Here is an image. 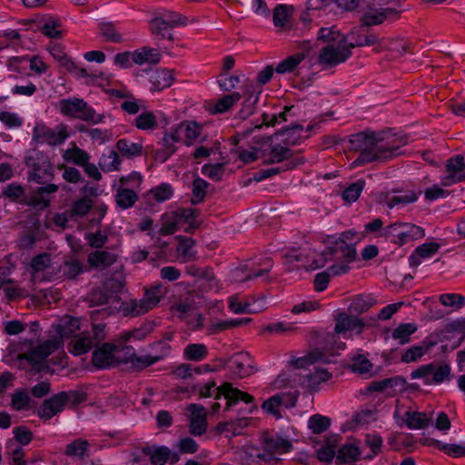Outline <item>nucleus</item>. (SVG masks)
I'll return each mask as SVG.
<instances>
[{
  "label": "nucleus",
  "mask_w": 465,
  "mask_h": 465,
  "mask_svg": "<svg viewBox=\"0 0 465 465\" xmlns=\"http://www.w3.org/2000/svg\"><path fill=\"white\" fill-rule=\"evenodd\" d=\"M55 331L61 341H46L39 344L25 356L26 360L38 370L47 368L54 371V369H51L45 361L62 345L64 339L73 338L70 351L74 355L87 352L92 346L93 341L87 334L86 322L84 323L78 318L63 317L56 326Z\"/></svg>",
  "instance_id": "nucleus-1"
},
{
  "label": "nucleus",
  "mask_w": 465,
  "mask_h": 465,
  "mask_svg": "<svg viewBox=\"0 0 465 465\" xmlns=\"http://www.w3.org/2000/svg\"><path fill=\"white\" fill-rule=\"evenodd\" d=\"M330 361L324 353L314 350L302 357L292 360L289 373L280 375L276 384L279 387L300 386L310 391H317L332 377L328 369L321 368L318 364Z\"/></svg>",
  "instance_id": "nucleus-2"
},
{
  "label": "nucleus",
  "mask_w": 465,
  "mask_h": 465,
  "mask_svg": "<svg viewBox=\"0 0 465 465\" xmlns=\"http://www.w3.org/2000/svg\"><path fill=\"white\" fill-rule=\"evenodd\" d=\"M316 42L325 45L320 54V62L327 65L343 63L350 57L353 48L352 42H349L348 37L334 27L322 28Z\"/></svg>",
  "instance_id": "nucleus-3"
},
{
  "label": "nucleus",
  "mask_w": 465,
  "mask_h": 465,
  "mask_svg": "<svg viewBox=\"0 0 465 465\" xmlns=\"http://www.w3.org/2000/svg\"><path fill=\"white\" fill-rule=\"evenodd\" d=\"M361 235L352 231L344 232L328 235L324 242L331 252H344L345 261L338 262L329 267L328 271L331 275L338 276L346 273L350 270L349 263L355 257V250L353 245L361 241Z\"/></svg>",
  "instance_id": "nucleus-4"
},
{
  "label": "nucleus",
  "mask_w": 465,
  "mask_h": 465,
  "mask_svg": "<svg viewBox=\"0 0 465 465\" xmlns=\"http://www.w3.org/2000/svg\"><path fill=\"white\" fill-rule=\"evenodd\" d=\"M131 348H116L112 344H104L97 348L93 353V363L100 369H106L122 362H128L133 360L134 354Z\"/></svg>",
  "instance_id": "nucleus-5"
},
{
  "label": "nucleus",
  "mask_w": 465,
  "mask_h": 465,
  "mask_svg": "<svg viewBox=\"0 0 465 465\" xmlns=\"http://www.w3.org/2000/svg\"><path fill=\"white\" fill-rule=\"evenodd\" d=\"M200 133L201 126L197 123H182L164 134L163 143L171 154L175 151V143H183L190 145L199 137Z\"/></svg>",
  "instance_id": "nucleus-6"
},
{
  "label": "nucleus",
  "mask_w": 465,
  "mask_h": 465,
  "mask_svg": "<svg viewBox=\"0 0 465 465\" xmlns=\"http://www.w3.org/2000/svg\"><path fill=\"white\" fill-rule=\"evenodd\" d=\"M401 12V5L395 0H375L363 13L362 22L366 25H380Z\"/></svg>",
  "instance_id": "nucleus-7"
},
{
  "label": "nucleus",
  "mask_w": 465,
  "mask_h": 465,
  "mask_svg": "<svg viewBox=\"0 0 465 465\" xmlns=\"http://www.w3.org/2000/svg\"><path fill=\"white\" fill-rule=\"evenodd\" d=\"M295 436L296 433L292 428L284 432L265 437L262 450L264 460L270 461L276 459L277 455L289 453L292 450V441Z\"/></svg>",
  "instance_id": "nucleus-8"
},
{
  "label": "nucleus",
  "mask_w": 465,
  "mask_h": 465,
  "mask_svg": "<svg viewBox=\"0 0 465 465\" xmlns=\"http://www.w3.org/2000/svg\"><path fill=\"white\" fill-rule=\"evenodd\" d=\"M196 226L195 211L193 209H181L163 217L161 232L172 234L178 230L187 231Z\"/></svg>",
  "instance_id": "nucleus-9"
},
{
  "label": "nucleus",
  "mask_w": 465,
  "mask_h": 465,
  "mask_svg": "<svg viewBox=\"0 0 465 465\" xmlns=\"http://www.w3.org/2000/svg\"><path fill=\"white\" fill-rule=\"evenodd\" d=\"M213 392H217L218 397L223 396L228 405L235 404L239 401H243L247 404L252 403V397L236 388H233L230 383H223L220 387H216L214 382H208L202 386L199 390V393L202 397L208 398L213 395Z\"/></svg>",
  "instance_id": "nucleus-10"
},
{
  "label": "nucleus",
  "mask_w": 465,
  "mask_h": 465,
  "mask_svg": "<svg viewBox=\"0 0 465 465\" xmlns=\"http://www.w3.org/2000/svg\"><path fill=\"white\" fill-rule=\"evenodd\" d=\"M384 235L391 242L402 245L425 236L423 228L413 223H394L384 229Z\"/></svg>",
  "instance_id": "nucleus-11"
},
{
  "label": "nucleus",
  "mask_w": 465,
  "mask_h": 465,
  "mask_svg": "<svg viewBox=\"0 0 465 465\" xmlns=\"http://www.w3.org/2000/svg\"><path fill=\"white\" fill-rule=\"evenodd\" d=\"M58 107L60 113L68 117L91 121L93 123H100L102 121L100 115H96L95 112L82 99L62 100Z\"/></svg>",
  "instance_id": "nucleus-12"
},
{
  "label": "nucleus",
  "mask_w": 465,
  "mask_h": 465,
  "mask_svg": "<svg viewBox=\"0 0 465 465\" xmlns=\"http://www.w3.org/2000/svg\"><path fill=\"white\" fill-rule=\"evenodd\" d=\"M164 295L161 285L147 290L143 299L131 301L125 304L124 311L132 315H141L153 309Z\"/></svg>",
  "instance_id": "nucleus-13"
},
{
  "label": "nucleus",
  "mask_w": 465,
  "mask_h": 465,
  "mask_svg": "<svg viewBox=\"0 0 465 465\" xmlns=\"http://www.w3.org/2000/svg\"><path fill=\"white\" fill-rule=\"evenodd\" d=\"M68 137L67 127L60 124L51 129L47 127L43 122H36L33 140L38 143H48L50 145H56L64 143Z\"/></svg>",
  "instance_id": "nucleus-14"
},
{
  "label": "nucleus",
  "mask_w": 465,
  "mask_h": 465,
  "mask_svg": "<svg viewBox=\"0 0 465 465\" xmlns=\"http://www.w3.org/2000/svg\"><path fill=\"white\" fill-rule=\"evenodd\" d=\"M297 397V391L273 395L263 402L262 409L267 413L280 418L283 409H289L295 405Z\"/></svg>",
  "instance_id": "nucleus-15"
},
{
  "label": "nucleus",
  "mask_w": 465,
  "mask_h": 465,
  "mask_svg": "<svg viewBox=\"0 0 465 465\" xmlns=\"http://www.w3.org/2000/svg\"><path fill=\"white\" fill-rule=\"evenodd\" d=\"M395 418L399 422L406 424V426L412 430H419L429 425L433 420L432 413H425L415 411H405L397 408L394 413Z\"/></svg>",
  "instance_id": "nucleus-16"
},
{
  "label": "nucleus",
  "mask_w": 465,
  "mask_h": 465,
  "mask_svg": "<svg viewBox=\"0 0 465 465\" xmlns=\"http://www.w3.org/2000/svg\"><path fill=\"white\" fill-rule=\"evenodd\" d=\"M450 373V368L442 364L438 367H434L431 364L425 365L411 373L413 379H424V383L430 384L434 382L439 384L442 382Z\"/></svg>",
  "instance_id": "nucleus-17"
},
{
  "label": "nucleus",
  "mask_w": 465,
  "mask_h": 465,
  "mask_svg": "<svg viewBox=\"0 0 465 465\" xmlns=\"http://www.w3.org/2000/svg\"><path fill=\"white\" fill-rule=\"evenodd\" d=\"M465 179V163L461 155H457L448 161L446 174L441 178L444 186H450Z\"/></svg>",
  "instance_id": "nucleus-18"
},
{
  "label": "nucleus",
  "mask_w": 465,
  "mask_h": 465,
  "mask_svg": "<svg viewBox=\"0 0 465 465\" xmlns=\"http://www.w3.org/2000/svg\"><path fill=\"white\" fill-rule=\"evenodd\" d=\"M362 326V322L358 318L341 314L337 318L335 334L343 339H350L361 333Z\"/></svg>",
  "instance_id": "nucleus-19"
},
{
  "label": "nucleus",
  "mask_w": 465,
  "mask_h": 465,
  "mask_svg": "<svg viewBox=\"0 0 465 465\" xmlns=\"http://www.w3.org/2000/svg\"><path fill=\"white\" fill-rule=\"evenodd\" d=\"M190 420V432L202 435L207 429L206 411L203 406L191 404L187 408Z\"/></svg>",
  "instance_id": "nucleus-20"
},
{
  "label": "nucleus",
  "mask_w": 465,
  "mask_h": 465,
  "mask_svg": "<svg viewBox=\"0 0 465 465\" xmlns=\"http://www.w3.org/2000/svg\"><path fill=\"white\" fill-rule=\"evenodd\" d=\"M366 141L367 143H371V147L370 149V153L364 149V151L361 154V159L362 161L370 162L373 160H385L391 157H393L398 154V149L396 148H389L385 143L381 142H376L374 143L370 141L372 140L369 137Z\"/></svg>",
  "instance_id": "nucleus-21"
},
{
  "label": "nucleus",
  "mask_w": 465,
  "mask_h": 465,
  "mask_svg": "<svg viewBox=\"0 0 465 465\" xmlns=\"http://www.w3.org/2000/svg\"><path fill=\"white\" fill-rule=\"evenodd\" d=\"M166 117L160 111L143 112L135 119V126L143 131H153L160 124H166Z\"/></svg>",
  "instance_id": "nucleus-22"
},
{
  "label": "nucleus",
  "mask_w": 465,
  "mask_h": 465,
  "mask_svg": "<svg viewBox=\"0 0 465 465\" xmlns=\"http://www.w3.org/2000/svg\"><path fill=\"white\" fill-rule=\"evenodd\" d=\"M229 368L236 377L243 378L253 372L252 360L246 352H240L232 356L229 361Z\"/></svg>",
  "instance_id": "nucleus-23"
},
{
  "label": "nucleus",
  "mask_w": 465,
  "mask_h": 465,
  "mask_svg": "<svg viewBox=\"0 0 465 465\" xmlns=\"http://www.w3.org/2000/svg\"><path fill=\"white\" fill-rule=\"evenodd\" d=\"M229 307L233 313H257L266 307V302L263 298H259L251 302L242 303L236 296L230 297Z\"/></svg>",
  "instance_id": "nucleus-24"
},
{
  "label": "nucleus",
  "mask_w": 465,
  "mask_h": 465,
  "mask_svg": "<svg viewBox=\"0 0 465 465\" xmlns=\"http://www.w3.org/2000/svg\"><path fill=\"white\" fill-rule=\"evenodd\" d=\"M67 395L62 392L47 401L39 410V415L45 420L51 419L56 413L62 411L66 404Z\"/></svg>",
  "instance_id": "nucleus-25"
},
{
  "label": "nucleus",
  "mask_w": 465,
  "mask_h": 465,
  "mask_svg": "<svg viewBox=\"0 0 465 465\" xmlns=\"http://www.w3.org/2000/svg\"><path fill=\"white\" fill-rule=\"evenodd\" d=\"M235 454L243 465H256L260 460H264L263 451L253 445H242L237 448Z\"/></svg>",
  "instance_id": "nucleus-26"
},
{
  "label": "nucleus",
  "mask_w": 465,
  "mask_h": 465,
  "mask_svg": "<svg viewBox=\"0 0 465 465\" xmlns=\"http://www.w3.org/2000/svg\"><path fill=\"white\" fill-rule=\"evenodd\" d=\"M440 244L436 242H426L420 245L410 256V263L411 266H419L424 261L434 256L439 251Z\"/></svg>",
  "instance_id": "nucleus-27"
},
{
  "label": "nucleus",
  "mask_w": 465,
  "mask_h": 465,
  "mask_svg": "<svg viewBox=\"0 0 465 465\" xmlns=\"http://www.w3.org/2000/svg\"><path fill=\"white\" fill-rule=\"evenodd\" d=\"M293 11V6L289 5H279L274 8L273 25L279 32L288 28Z\"/></svg>",
  "instance_id": "nucleus-28"
},
{
  "label": "nucleus",
  "mask_w": 465,
  "mask_h": 465,
  "mask_svg": "<svg viewBox=\"0 0 465 465\" xmlns=\"http://www.w3.org/2000/svg\"><path fill=\"white\" fill-rule=\"evenodd\" d=\"M150 82L153 85L152 91H160L170 87L174 82L173 73L170 70H158L150 75Z\"/></svg>",
  "instance_id": "nucleus-29"
},
{
  "label": "nucleus",
  "mask_w": 465,
  "mask_h": 465,
  "mask_svg": "<svg viewBox=\"0 0 465 465\" xmlns=\"http://www.w3.org/2000/svg\"><path fill=\"white\" fill-rule=\"evenodd\" d=\"M50 264V257L47 254H41L36 256L31 264L32 277L35 282H41L47 280L45 271Z\"/></svg>",
  "instance_id": "nucleus-30"
},
{
  "label": "nucleus",
  "mask_w": 465,
  "mask_h": 465,
  "mask_svg": "<svg viewBox=\"0 0 465 465\" xmlns=\"http://www.w3.org/2000/svg\"><path fill=\"white\" fill-rule=\"evenodd\" d=\"M420 192L414 190H408L404 192H396L394 194L390 196L387 200V205L389 208H393L401 204H408L417 201Z\"/></svg>",
  "instance_id": "nucleus-31"
},
{
  "label": "nucleus",
  "mask_w": 465,
  "mask_h": 465,
  "mask_svg": "<svg viewBox=\"0 0 465 465\" xmlns=\"http://www.w3.org/2000/svg\"><path fill=\"white\" fill-rule=\"evenodd\" d=\"M143 452L150 459L153 465H164L171 450L165 446H151L144 449Z\"/></svg>",
  "instance_id": "nucleus-32"
},
{
  "label": "nucleus",
  "mask_w": 465,
  "mask_h": 465,
  "mask_svg": "<svg viewBox=\"0 0 465 465\" xmlns=\"http://www.w3.org/2000/svg\"><path fill=\"white\" fill-rule=\"evenodd\" d=\"M361 453L357 443H347L338 450L336 460L340 463H351L355 461L360 457Z\"/></svg>",
  "instance_id": "nucleus-33"
},
{
  "label": "nucleus",
  "mask_w": 465,
  "mask_h": 465,
  "mask_svg": "<svg viewBox=\"0 0 465 465\" xmlns=\"http://www.w3.org/2000/svg\"><path fill=\"white\" fill-rule=\"evenodd\" d=\"M417 331L415 323H402L391 331V338L398 344H404L411 341V336Z\"/></svg>",
  "instance_id": "nucleus-34"
},
{
  "label": "nucleus",
  "mask_w": 465,
  "mask_h": 465,
  "mask_svg": "<svg viewBox=\"0 0 465 465\" xmlns=\"http://www.w3.org/2000/svg\"><path fill=\"white\" fill-rule=\"evenodd\" d=\"M248 423L249 422L246 419H240L231 422H223L217 426V431L227 438H231L240 434Z\"/></svg>",
  "instance_id": "nucleus-35"
},
{
  "label": "nucleus",
  "mask_w": 465,
  "mask_h": 465,
  "mask_svg": "<svg viewBox=\"0 0 465 465\" xmlns=\"http://www.w3.org/2000/svg\"><path fill=\"white\" fill-rule=\"evenodd\" d=\"M57 191V186L54 184H48L44 188L39 189L30 200V204L35 208H45L50 202L49 194Z\"/></svg>",
  "instance_id": "nucleus-36"
},
{
  "label": "nucleus",
  "mask_w": 465,
  "mask_h": 465,
  "mask_svg": "<svg viewBox=\"0 0 465 465\" xmlns=\"http://www.w3.org/2000/svg\"><path fill=\"white\" fill-rule=\"evenodd\" d=\"M240 99L241 94L239 93L224 95L217 100L213 106H210V111L213 114H223L229 111Z\"/></svg>",
  "instance_id": "nucleus-37"
},
{
  "label": "nucleus",
  "mask_w": 465,
  "mask_h": 465,
  "mask_svg": "<svg viewBox=\"0 0 465 465\" xmlns=\"http://www.w3.org/2000/svg\"><path fill=\"white\" fill-rule=\"evenodd\" d=\"M207 348L202 343L187 345L183 350V357L188 361H199L205 358Z\"/></svg>",
  "instance_id": "nucleus-38"
},
{
  "label": "nucleus",
  "mask_w": 465,
  "mask_h": 465,
  "mask_svg": "<svg viewBox=\"0 0 465 465\" xmlns=\"http://www.w3.org/2000/svg\"><path fill=\"white\" fill-rule=\"evenodd\" d=\"M337 446V438L331 437L326 440V442L317 448V455L322 461H330L335 456Z\"/></svg>",
  "instance_id": "nucleus-39"
},
{
  "label": "nucleus",
  "mask_w": 465,
  "mask_h": 465,
  "mask_svg": "<svg viewBox=\"0 0 465 465\" xmlns=\"http://www.w3.org/2000/svg\"><path fill=\"white\" fill-rule=\"evenodd\" d=\"M116 147L121 153L127 157L140 155L143 150V144L141 143H134L126 139L119 140Z\"/></svg>",
  "instance_id": "nucleus-40"
},
{
  "label": "nucleus",
  "mask_w": 465,
  "mask_h": 465,
  "mask_svg": "<svg viewBox=\"0 0 465 465\" xmlns=\"http://www.w3.org/2000/svg\"><path fill=\"white\" fill-rule=\"evenodd\" d=\"M330 419L321 414L311 416L307 421L308 429L313 433L323 432L330 427Z\"/></svg>",
  "instance_id": "nucleus-41"
},
{
  "label": "nucleus",
  "mask_w": 465,
  "mask_h": 465,
  "mask_svg": "<svg viewBox=\"0 0 465 465\" xmlns=\"http://www.w3.org/2000/svg\"><path fill=\"white\" fill-rule=\"evenodd\" d=\"M114 262V256L102 251L91 253L88 257V262L95 268L105 267Z\"/></svg>",
  "instance_id": "nucleus-42"
},
{
  "label": "nucleus",
  "mask_w": 465,
  "mask_h": 465,
  "mask_svg": "<svg viewBox=\"0 0 465 465\" xmlns=\"http://www.w3.org/2000/svg\"><path fill=\"white\" fill-rule=\"evenodd\" d=\"M445 337L453 338L454 341L452 343L453 347H457L462 341L465 335V330L463 323L460 322H453L448 325L445 330Z\"/></svg>",
  "instance_id": "nucleus-43"
},
{
  "label": "nucleus",
  "mask_w": 465,
  "mask_h": 465,
  "mask_svg": "<svg viewBox=\"0 0 465 465\" xmlns=\"http://www.w3.org/2000/svg\"><path fill=\"white\" fill-rule=\"evenodd\" d=\"M116 203L122 209H127L135 203L136 193L134 190L121 188L118 190L116 195Z\"/></svg>",
  "instance_id": "nucleus-44"
},
{
  "label": "nucleus",
  "mask_w": 465,
  "mask_h": 465,
  "mask_svg": "<svg viewBox=\"0 0 465 465\" xmlns=\"http://www.w3.org/2000/svg\"><path fill=\"white\" fill-rule=\"evenodd\" d=\"M64 159L66 162L74 163L82 166L84 165L86 162H88L89 157L84 151L77 147H73L64 153Z\"/></svg>",
  "instance_id": "nucleus-45"
},
{
  "label": "nucleus",
  "mask_w": 465,
  "mask_h": 465,
  "mask_svg": "<svg viewBox=\"0 0 465 465\" xmlns=\"http://www.w3.org/2000/svg\"><path fill=\"white\" fill-rule=\"evenodd\" d=\"M364 181L359 180L350 184L342 193V198L345 202L351 203L355 202L361 195L364 188Z\"/></svg>",
  "instance_id": "nucleus-46"
},
{
  "label": "nucleus",
  "mask_w": 465,
  "mask_h": 465,
  "mask_svg": "<svg viewBox=\"0 0 465 465\" xmlns=\"http://www.w3.org/2000/svg\"><path fill=\"white\" fill-rule=\"evenodd\" d=\"M261 93V90H255V89H249L246 92V99L243 102L242 108L240 112V114L242 117H247L250 115L252 112V109L254 107V104L259 100V94Z\"/></svg>",
  "instance_id": "nucleus-47"
},
{
  "label": "nucleus",
  "mask_w": 465,
  "mask_h": 465,
  "mask_svg": "<svg viewBox=\"0 0 465 465\" xmlns=\"http://www.w3.org/2000/svg\"><path fill=\"white\" fill-rule=\"evenodd\" d=\"M436 446L439 450L451 457L458 458L465 455V443H443L437 441Z\"/></svg>",
  "instance_id": "nucleus-48"
},
{
  "label": "nucleus",
  "mask_w": 465,
  "mask_h": 465,
  "mask_svg": "<svg viewBox=\"0 0 465 465\" xmlns=\"http://www.w3.org/2000/svg\"><path fill=\"white\" fill-rule=\"evenodd\" d=\"M0 122L9 129L18 128L23 125L24 119L15 112H0Z\"/></svg>",
  "instance_id": "nucleus-49"
},
{
  "label": "nucleus",
  "mask_w": 465,
  "mask_h": 465,
  "mask_svg": "<svg viewBox=\"0 0 465 465\" xmlns=\"http://www.w3.org/2000/svg\"><path fill=\"white\" fill-rule=\"evenodd\" d=\"M100 165L103 170L111 172L117 170L120 165L119 156L114 151H108L100 159Z\"/></svg>",
  "instance_id": "nucleus-50"
},
{
  "label": "nucleus",
  "mask_w": 465,
  "mask_h": 465,
  "mask_svg": "<svg viewBox=\"0 0 465 465\" xmlns=\"http://www.w3.org/2000/svg\"><path fill=\"white\" fill-rule=\"evenodd\" d=\"M303 58L304 54H302L289 56L277 65L276 72L279 74L291 72L303 60Z\"/></svg>",
  "instance_id": "nucleus-51"
},
{
  "label": "nucleus",
  "mask_w": 465,
  "mask_h": 465,
  "mask_svg": "<svg viewBox=\"0 0 465 465\" xmlns=\"http://www.w3.org/2000/svg\"><path fill=\"white\" fill-rule=\"evenodd\" d=\"M351 369L355 373L367 374L371 370V364L364 355H357L352 359Z\"/></svg>",
  "instance_id": "nucleus-52"
},
{
  "label": "nucleus",
  "mask_w": 465,
  "mask_h": 465,
  "mask_svg": "<svg viewBox=\"0 0 465 465\" xmlns=\"http://www.w3.org/2000/svg\"><path fill=\"white\" fill-rule=\"evenodd\" d=\"M302 127L293 126L292 128L285 129L279 135L281 140L288 144H295L299 142L302 137Z\"/></svg>",
  "instance_id": "nucleus-53"
},
{
  "label": "nucleus",
  "mask_w": 465,
  "mask_h": 465,
  "mask_svg": "<svg viewBox=\"0 0 465 465\" xmlns=\"http://www.w3.org/2000/svg\"><path fill=\"white\" fill-rule=\"evenodd\" d=\"M270 268L271 266H268L267 268L260 270L252 274L246 273L243 269H236L233 272L232 277L236 282H244L254 278L263 277L270 271Z\"/></svg>",
  "instance_id": "nucleus-54"
},
{
  "label": "nucleus",
  "mask_w": 465,
  "mask_h": 465,
  "mask_svg": "<svg viewBox=\"0 0 465 465\" xmlns=\"http://www.w3.org/2000/svg\"><path fill=\"white\" fill-rule=\"evenodd\" d=\"M207 188V183L204 180L197 178L194 180L193 184V198L192 203L197 204L201 203L204 196Z\"/></svg>",
  "instance_id": "nucleus-55"
},
{
  "label": "nucleus",
  "mask_w": 465,
  "mask_h": 465,
  "mask_svg": "<svg viewBox=\"0 0 465 465\" xmlns=\"http://www.w3.org/2000/svg\"><path fill=\"white\" fill-rule=\"evenodd\" d=\"M174 448L181 453L193 454L197 451L198 444L192 438L184 437L174 445Z\"/></svg>",
  "instance_id": "nucleus-56"
},
{
  "label": "nucleus",
  "mask_w": 465,
  "mask_h": 465,
  "mask_svg": "<svg viewBox=\"0 0 465 465\" xmlns=\"http://www.w3.org/2000/svg\"><path fill=\"white\" fill-rule=\"evenodd\" d=\"M150 194L156 201L164 202L172 197L173 189L169 184L163 183L154 189H152Z\"/></svg>",
  "instance_id": "nucleus-57"
},
{
  "label": "nucleus",
  "mask_w": 465,
  "mask_h": 465,
  "mask_svg": "<svg viewBox=\"0 0 465 465\" xmlns=\"http://www.w3.org/2000/svg\"><path fill=\"white\" fill-rule=\"evenodd\" d=\"M149 330L146 327L135 329L134 331H125L120 335V340L123 341H140L146 337Z\"/></svg>",
  "instance_id": "nucleus-58"
},
{
  "label": "nucleus",
  "mask_w": 465,
  "mask_h": 465,
  "mask_svg": "<svg viewBox=\"0 0 465 465\" xmlns=\"http://www.w3.org/2000/svg\"><path fill=\"white\" fill-rule=\"evenodd\" d=\"M193 242L191 239H183L180 242L177 252L182 262L187 261L193 255Z\"/></svg>",
  "instance_id": "nucleus-59"
},
{
  "label": "nucleus",
  "mask_w": 465,
  "mask_h": 465,
  "mask_svg": "<svg viewBox=\"0 0 465 465\" xmlns=\"http://www.w3.org/2000/svg\"><path fill=\"white\" fill-rule=\"evenodd\" d=\"M440 302L444 306L461 307L464 304V298L456 293H445L440 295Z\"/></svg>",
  "instance_id": "nucleus-60"
},
{
  "label": "nucleus",
  "mask_w": 465,
  "mask_h": 465,
  "mask_svg": "<svg viewBox=\"0 0 465 465\" xmlns=\"http://www.w3.org/2000/svg\"><path fill=\"white\" fill-rule=\"evenodd\" d=\"M91 139L99 144L104 143L113 139L112 132L108 130H103L94 128L89 132Z\"/></svg>",
  "instance_id": "nucleus-61"
},
{
  "label": "nucleus",
  "mask_w": 465,
  "mask_h": 465,
  "mask_svg": "<svg viewBox=\"0 0 465 465\" xmlns=\"http://www.w3.org/2000/svg\"><path fill=\"white\" fill-rule=\"evenodd\" d=\"M161 15L163 18H164V21L167 23L170 28L186 24V19L184 17L173 11H165Z\"/></svg>",
  "instance_id": "nucleus-62"
},
{
  "label": "nucleus",
  "mask_w": 465,
  "mask_h": 465,
  "mask_svg": "<svg viewBox=\"0 0 465 465\" xmlns=\"http://www.w3.org/2000/svg\"><path fill=\"white\" fill-rule=\"evenodd\" d=\"M12 405L14 409L22 411L29 406V396L24 391H17L12 398Z\"/></svg>",
  "instance_id": "nucleus-63"
},
{
  "label": "nucleus",
  "mask_w": 465,
  "mask_h": 465,
  "mask_svg": "<svg viewBox=\"0 0 465 465\" xmlns=\"http://www.w3.org/2000/svg\"><path fill=\"white\" fill-rule=\"evenodd\" d=\"M87 450V442L82 440H75L67 446V453L73 456L82 457Z\"/></svg>",
  "instance_id": "nucleus-64"
}]
</instances>
